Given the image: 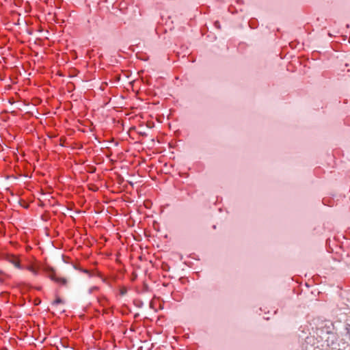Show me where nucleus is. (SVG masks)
<instances>
[{"mask_svg":"<svg viewBox=\"0 0 350 350\" xmlns=\"http://www.w3.org/2000/svg\"><path fill=\"white\" fill-rule=\"evenodd\" d=\"M3 273V271H0V274H2Z\"/></svg>","mask_w":350,"mask_h":350,"instance_id":"6","label":"nucleus"},{"mask_svg":"<svg viewBox=\"0 0 350 350\" xmlns=\"http://www.w3.org/2000/svg\"><path fill=\"white\" fill-rule=\"evenodd\" d=\"M4 259L10 264L13 265L16 268L21 269L20 260L18 257L12 254H7L5 256Z\"/></svg>","mask_w":350,"mask_h":350,"instance_id":"1","label":"nucleus"},{"mask_svg":"<svg viewBox=\"0 0 350 350\" xmlns=\"http://www.w3.org/2000/svg\"><path fill=\"white\" fill-rule=\"evenodd\" d=\"M0 282H3V280L1 278H0Z\"/></svg>","mask_w":350,"mask_h":350,"instance_id":"5","label":"nucleus"},{"mask_svg":"<svg viewBox=\"0 0 350 350\" xmlns=\"http://www.w3.org/2000/svg\"><path fill=\"white\" fill-rule=\"evenodd\" d=\"M63 303V300L61 299L59 297H57L53 302V305H57L59 304H62Z\"/></svg>","mask_w":350,"mask_h":350,"instance_id":"4","label":"nucleus"},{"mask_svg":"<svg viewBox=\"0 0 350 350\" xmlns=\"http://www.w3.org/2000/svg\"><path fill=\"white\" fill-rule=\"evenodd\" d=\"M27 269L33 275H36L38 274V270L33 266H29Z\"/></svg>","mask_w":350,"mask_h":350,"instance_id":"3","label":"nucleus"},{"mask_svg":"<svg viewBox=\"0 0 350 350\" xmlns=\"http://www.w3.org/2000/svg\"><path fill=\"white\" fill-rule=\"evenodd\" d=\"M51 271V273H49V277L55 282L59 283L62 285L66 286L67 284V280L64 278H59L56 276L54 273V270L53 269H49Z\"/></svg>","mask_w":350,"mask_h":350,"instance_id":"2","label":"nucleus"}]
</instances>
